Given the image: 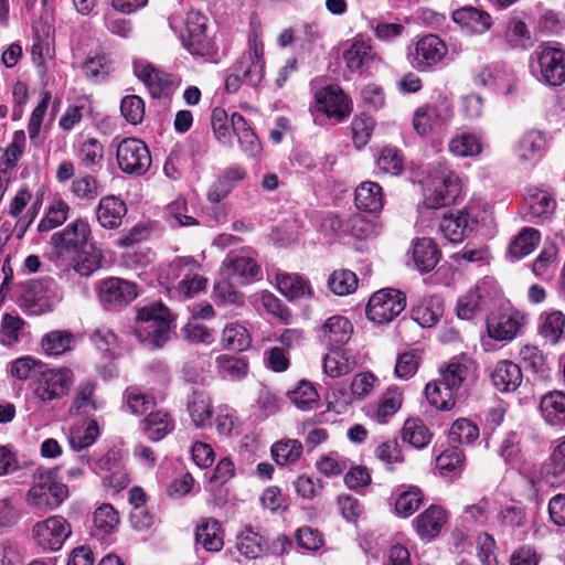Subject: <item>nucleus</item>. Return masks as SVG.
<instances>
[{
	"label": "nucleus",
	"instance_id": "1",
	"mask_svg": "<svg viewBox=\"0 0 565 565\" xmlns=\"http://www.w3.org/2000/svg\"><path fill=\"white\" fill-rule=\"evenodd\" d=\"M248 47L231 67V73L225 78V89L230 94L238 92L243 84L258 87L264 78L265 46L260 38V31L252 26L248 34Z\"/></svg>",
	"mask_w": 565,
	"mask_h": 565
},
{
	"label": "nucleus",
	"instance_id": "2",
	"mask_svg": "<svg viewBox=\"0 0 565 565\" xmlns=\"http://www.w3.org/2000/svg\"><path fill=\"white\" fill-rule=\"evenodd\" d=\"M462 193L460 177L447 164L438 162L434 167L431 180L424 190V205L437 210L454 205Z\"/></svg>",
	"mask_w": 565,
	"mask_h": 565
},
{
	"label": "nucleus",
	"instance_id": "3",
	"mask_svg": "<svg viewBox=\"0 0 565 565\" xmlns=\"http://www.w3.org/2000/svg\"><path fill=\"white\" fill-rule=\"evenodd\" d=\"M137 320L146 324L142 329L137 330L140 341L149 342L160 349L170 340L174 317L161 301L140 308Z\"/></svg>",
	"mask_w": 565,
	"mask_h": 565
},
{
	"label": "nucleus",
	"instance_id": "4",
	"mask_svg": "<svg viewBox=\"0 0 565 565\" xmlns=\"http://www.w3.org/2000/svg\"><path fill=\"white\" fill-rule=\"evenodd\" d=\"M407 296L404 291L387 287L372 294L365 308L367 319L375 324H387L406 308Z\"/></svg>",
	"mask_w": 565,
	"mask_h": 565
},
{
	"label": "nucleus",
	"instance_id": "5",
	"mask_svg": "<svg viewBox=\"0 0 565 565\" xmlns=\"http://www.w3.org/2000/svg\"><path fill=\"white\" fill-rule=\"evenodd\" d=\"M116 160L124 173L136 177L146 174L152 163L151 153L146 142L134 137L125 138L118 143Z\"/></svg>",
	"mask_w": 565,
	"mask_h": 565
},
{
	"label": "nucleus",
	"instance_id": "6",
	"mask_svg": "<svg viewBox=\"0 0 565 565\" xmlns=\"http://www.w3.org/2000/svg\"><path fill=\"white\" fill-rule=\"evenodd\" d=\"M71 369H44L38 372L33 383L34 395L44 403L66 396L73 385Z\"/></svg>",
	"mask_w": 565,
	"mask_h": 565
},
{
	"label": "nucleus",
	"instance_id": "7",
	"mask_svg": "<svg viewBox=\"0 0 565 565\" xmlns=\"http://www.w3.org/2000/svg\"><path fill=\"white\" fill-rule=\"evenodd\" d=\"M92 238V228L87 220L76 218L68 223L62 231L51 236L57 256H70L88 245Z\"/></svg>",
	"mask_w": 565,
	"mask_h": 565
},
{
	"label": "nucleus",
	"instance_id": "8",
	"mask_svg": "<svg viewBox=\"0 0 565 565\" xmlns=\"http://www.w3.org/2000/svg\"><path fill=\"white\" fill-rule=\"evenodd\" d=\"M448 53L447 44L435 34H426L418 39L408 53L413 68L419 73L431 71Z\"/></svg>",
	"mask_w": 565,
	"mask_h": 565
},
{
	"label": "nucleus",
	"instance_id": "9",
	"mask_svg": "<svg viewBox=\"0 0 565 565\" xmlns=\"http://www.w3.org/2000/svg\"><path fill=\"white\" fill-rule=\"evenodd\" d=\"M97 289L99 300L107 310L128 306L139 294L136 282L119 277H107L100 280Z\"/></svg>",
	"mask_w": 565,
	"mask_h": 565
},
{
	"label": "nucleus",
	"instance_id": "10",
	"mask_svg": "<svg viewBox=\"0 0 565 565\" xmlns=\"http://www.w3.org/2000/svg\"><path fill=\"white\" fill-rule=\"evenodd\" d=\"M454 117V108L447 100L418 107L414 111L413 128L420 137L446 126Z\"/></svg>",
	"mask_w": 565,
	"mask_h": 565
},
{
	"label": "nucleus",
	"instance_id": "11",
	"mask_svg": "<svg viewBox=\"0 0 565 565\" xmlns=\"http://www.w3.org/2000/svg\"><path fill=\"white\" fill-rule=\"evenodd\" d=\"M315 99L318 110L338 124L345 121L353 110L352 99L339 85L321 88L315 94Z\"/></svg>",
	"mask_w": 565,
	"mask_h": 565
},
{
	"label": "nucleus",
	"instance_id": "12",
	"mask_svg": "<svg viewBox=\"0 0 565 565\" xmlns=\"http://www.w3.org/2000/svg\"><path fill=\"white\" fill-rule=\"evenodd\" d=\"M68 494L64 483L55 482L50 476L40 475L28 492V501L35 509L51 511L61 505Z\"/></svg>",
	"mask_w": 565,
	"mask_h": 565
},
{
	"label": "nucleus",
	"instance_id": "13",
	"mask_svg": "<svg viewBox=\"0 0 565 565\" xmlns=\"http://www.w3.org/2000/svg\"><path fill=\"white\" fill-rule=\"evenodd\" d=\"M134 73L146 85L153 98L170 97L179 85L174 75L143 61L134 63Z\"/></svg>",
	"mask_w": 565,
	"mask_h": 565
},
{
	"label": "nucleus",
	"instance_id": "14",
	"mask_svg": "<svg viewBox=\"0 0 565 565\" xmlns=\"http://www.w3.org/2000/svg\"><path fill=\"white\" fill-rule=\"evenodd\" d=\"M54 285L51 277L31 279L19 299L20 308L28 315L41 316L52 310L49 291Z\"/></svg>",
	"mask_w": 565,
	"mask_h": 565
},
{
	"label": "nucleus",
	"instance_id": "15",
	"mask_svg": "<svg viewBox=\"0 0 565 565\" xmlns=\"http://www.w3.org/2000/svg\"><path fill=\"white\" fill-rule=\"evenodd\" d=\"M32 532L38 545L51 552L58 551L72 533L68 522L60 515L38 522Z\"/></svg>",
	"mask_w": 565,
	"mask_h": 565
},
{
	"label": "nucleus",
	"instance_id": "16",
	"mask_svg": "<svg viewBox=\"0 0 565 565\" xmlns=\"http://www.w3.org/2000/svg\"><path fill=\"white\" fill-rule=\"evenodd\" d=\"M207 18L199 11H191L186 17V36L183 44L192 55L210 56L214 53V43L206 35Z\"/></svg>",
	"mask_w": 565,
	"mask_h": 565
},
{
	"label": "nucleus",
	"instance_id": "17",
	"mask_svg": "<svg viewBox=\"0 0 565 565\" xmlns=\"http://www.w3.org/2000/svg\"><path fill=\"white\" fill-rule=\"evenodd\" d=\"M534 55L544 83L553 87L565 83V50L544 45Z\"/></svg>",
	"mask_w": 565,
	"mask_h": 565
},
{
	"label": "nucleus",
	"instance_id": "18",
	"mask_svg": "<svg viewBox=\"0 0 565 565\" xmlns=\"http://www.w3.org/2000/svg\"><path fill=\"white\" fill-rule=\"evenodd\" d=\"M225 530L222 523L212 516L201 518L194 529V542L207 553H217L224 547Z\"/></svg>",
	"mask_w": 565,
	"mask_h": 565
},
{
	"label": "nucleus",
	"instance_id": "19",
	"mask_svg": "<svg viewBox=\"0 0 565 565\" xmlns=\"http://www.w3.org/2000/svg\"><path fill=\"white\" fill-rule=\"evenodd\" d=\"M223 269L228 279L237 285L249 284L260 274V268L253 257L236 253H231L225 257Z\"/></svg>",
	"mask_w": 565,
	"mask_h": 565
},
{
	"label": "nucleus",
	"instance_id": "20",
	"mask_svg": "<svg viewBox=\"0 0 565 565\" xmlns=\"http://www.w3.org/2000/svg\"><path fill=\"white\" fill-rule=\"evenodd\" d=\"M96 388L97 382L95 380L81 382L74 390L70 414L88 416L93 412L103 409L106 403L95 396Z\"/></svg>",
	"mask_w": 565,
	"mask_h": 565
},
{
	"label": "nucleus",
	"instance_id": "21",
	"mask_svg": "<svg viewBox=\"0 0 565 565\" xmlns=\"http://www.w3.org/2000/svg\"><path fill=\"white\" fill-rule=\"evenodd\" d=\"M447 519V512L443 507L431 504L414 520L416 533L422 540L431 541L440 534Z\"/></svg>",
	"mask_w": 565,
	"mask_h": 565
},
{
	"label": "nucleus",
	"instance_id": "22",
	"mask_svg": "<svg viewBox=\"0 0 565 565\" xmlns=\"http://www.w3.org/2000/svg\"><path fill=\"white\" fill-rule=\"evenodd\" d=\"M231 127L233 134L237 137V141L248 158H256L262 153V142L243 115L234 111L231 115Z\"/></svg>",
	"mask_w": 565,
	"mask_h": 565
},
{
	"label": "nucleus",
	"instance_id": "23",
	"mask_svg": "<svg viewBox=\"0 0 565 565\" xmlns=\"http://www.w3.org/2000/svg\"><path fill=\"white\" fill-rule=\"evenodd\" d=\"M452 21L470 33L482 34L492 25L491 15L472 6L461 7L452 12Z\"/></svg>",
	"mask_w": 565,
	"mask_h": 565
},
{
	"label": "nucleus",
	"instance_id": "24",
	"mask_svg": "<svg viewBox=\"0 0 565 565\" xmlns=\"http://www.w3.org/2000/svg\"><path fill=\"white\" fill-rule=\"evenodd\" d=\"M375 53L370 41L355 38L343 52V60L351 73L362 74L373 63Z\"/></svg>",
	"mask_w": 565,
	"mask_h": 565
},
{
	"label": "nucleus",
	"instance_id": "25",
	"mask_svg": "<svg viewBox=\"0 0 565 565\" xmlns=\"http://www.w3.org/2000/svg\"><path fill=\"white\" fill-rule=\"evenodd\" d=\"M126 214V203L115 195L103 196L96 209L99 225L107 230L118 228Z\"/></svg>",
	"mask_w": 565,
	"mask_h": 565
},
{
	"label": "nucleus",
	"instance_id": "26",
	"mask_svg": "<svg viewBox=\"0 0 565 565\" xmlns=\"http://www.w3.org/2000/svg\"><path fill=\"white\" fill-rule=\"evenodd\" d=\"M353 333L351 321L343 316H332L320 328V337L332 348H340L349 342Z\"/></svg>",
	"mask_w": 565,
	"mask_h": 565
},
{
	"label": "nucleus",
	"instance_id": "27",
	"mask_svg": "<svg viewBox=\"0 0 565 565\" xmlns=\"http://www.w3.org/2000/svg\"><path fill=\"white\" fill-rule=\"evenodd\" d=\"M522 380L521 366L509 360L499 361L491 373L493 385L504 393L514 392L521 385Z\"/></svg>",
	"mask_w": 565,
	"mask_h": 565
},
{
	"label": "nucleus",
	"instance_id": "28",
	"mask_svg": "<svg viewBox=\"0 0 565 565\" xmlns=\"http://www.w3.org/2000/svg\"><path fill=\"white\" fill-rule=\"evenodd\" d=\"M354 204L358 210L366 213L381 212L384 205L382 186L372 181L360 183L354 192Z\"/></svg>",
	"mask_w": 565,
	"mask_h": 565
},
{
	"label": "nucleus",
	"instance_id": "29",
	"mask_svg": "<svg viewBox=\"0 0 565 565\" xmlns=\"http://www.w3.org/2000/svg\"><path fill=\"white\" fill-rule=\"evenodd\" d=\"M444 313V305L439 297H426L411 308V318L422 328L434 327Z\"/></svg>",
	"mask_w": 565,
	"mask_h": 565
},
{
	"label": "nucleus",
	"instance_id": "30",
	"mask_svg": "<svg viewBox=\"0 0 565 565\" xmlns=\"http://www.w3.org/2000/svg\"><path fill=\"white\" fill-rule=\"evenodd\" d=\"M72 260L73 269L82 277H89L102 267L104 255L100 248L94 243H89L77 250L76 253L67 256Z\"/></svg>",
	"mask_w": 565,
	"mask_h": 565
},
{
	"label": "nucleus",
	"instance_id": "31",
	"mask_svg": "<svg viewBox=\"0 0 565 565\" xmlns=\"http://www.w3.org/2000/svg\"><path fill=\"white\" fill-rule=\"evenodd\" d=\"M276 281L278 290L291 301L313 296L309 280L299 274L278 273Z\"/></svg>",
	"mask_w": 565,
	"mask_h": 565
},
{
	"label": "nucleus",
	"instance_id": "32",
	"mask_svg": "<svg viewBox=\"0 0 565 565\" xmlns=\"http://www.w3.org/2000/svg\"><path fill=\"white\" fill-rule=\"evenodd\" d=\"M245 177L246 170L244 168L238 166L227 168L210 188L207 200L212 203L221 202L236 188L239 181L245 179Z\"/></svg>",
	"mask_w": 565,
	"mask_h": 565
},
{
	"label": "nucleus",
	"instance_id": "33",
	"mask_svg": "<svg viewBox=\"0 0 565 565\" xmlns=\"http://www.w3.org/2000/svg\"><path fill=\"white\" fill-rule=\"evenodd\" d=\"M441 252L433 238H418L413 246V260L420 273L431 271L438 264Z\"/></svg>",
	"mask_w": 565,
	"mask_h": 565
},
{
	"label": "nucleus",
	"instance_id": "34",
	"mask_svg": "<svg viewBox=\"0 0 565 565\" xmlns=\"http://www.w3.org/2000/svg\"><path fill=\"white\" fill-rule=\"evenodd\" d=\"M142 431L151 441H159L174 430V419L163 411L149 413L141 422Z\"/></svg>",
	"mask_w": 565,
	"mask_h": 565
},
{
	"label": "nucleus",
	"instance_id": "35",
	"mask_svg": "<svg viewBox=\"0 0 565 565\" xmlns=\"http://www.w3.org/2000/svg\"><path fill=\"white\" fill-rule=\"evenodd\" d=\"M236 548L244 557L256 559L267 553L268 539L247 526L236 536Z\"/></svg>",
	"mask_w": 565,
	"mask_h": 565
},
{
	"label": "nucleus",
	"instance_id": "36",
	"mask_svg": "<svg viewBox=\"0 0 565 565\" xmlns=\"http://www.w3.org/2000/svg\"><path fill=\"white\" fill-rule=\"evenodd\" d=\"M547 140L545 132L539 129H530L524 132L519 143V157L523 161L536 162L546 152Z\"/></svg>",
	"mask_w": 565,
	"mask_h": 565
},
{
	"label": "nucleus",
	"instance_id": "37",
	"mask_svg": "<svg viewBox=\"0 0 565 565\" xmlns=\"http://www.w3.org/2000/svg\"><path fill=\"white\" fill-rule=\"evenodd\" d=\"M495 521L501 534L513 536L518 530L526 526L527 515L522 505H504L498 511Z\"/></svg>",
	"mask_w": 565,
	"mask_h": 565
},
{
	"label": "nucleus",
	"instance_id": "38",
	"mask_svg": "<svg viewBox=\"0 0 565 565\" xmlns=\"http://www.w3.org/2000/svg\"><path fill=\"white\" fill-rule=\"evenodd\" d=\"M540 411L543 418L552 426L565 424V393L552 391L542 396Z\"/></svg>",
	"mask_w": 565,
	"mask_h": 565
},
{
	"label": "nucleus",
	"instance_id": "39",
	"mask_svg": "<svg viewBox=\"0 0 565 565\" xmlns=\"http://www.w3.org/2000/svg\"><path fill=\"white\" fill-rule=\"evenodd\" d=\"M440 231L450 243H460L472 231V220L465 211L456 215L444 216Z\"/></svg>",
	"mask_w": 565,
	"mask_h": 565
},
{
	"label": "nucleus",
	"instance_id": "40",
	"mask_svg": "<svg viewBox=\"0 0 565 565\" xmlns=\"http://www.w3.org/2000/svg\"><path fill=\"white\" fill-rule=\"evenodd\" d=\"M395 500V511L398 516L408 518L413 515L423 504L425 494L418 486L402 484L398 487Z\"/></svg>",
	"mask_w": 565,
	"mask_h": 565
},
{
	"label": "nucleus",
	"instance_id": "41",
	"mask_svg": "<svg viewBox=\"0 0 565 565\" xmlns=\"http://www.w3.org/2000/svg\"><path fill=\"white\" fill-rule=\"evenodd\" d=\"M217 374L227 381H241L248 373V360L245 356L221 354L215 359Z\"/></svg>",
	"mask_w": 565,
	"mask_h": 565
},
{
	"label": "nucleus",
	"instance_id": "42",
	"mask_svg": "<svg viewBox=\"0 0 565 565\" xmlns=\"http://www.w3.org/2000/svg\"><path fill=\"white\" fill-rule=\"evenodd\" d=\"M186 408L196 427H205L210 424L213 414V405L207 393L204 391H194L188 399Z\"/></svg>",
	"mask_w": 565,
	"mask_h": 565
},
{
	"label": "nucleus",
	"instance_id": "43",
	"mask_svg": "<svg viewBox=\"0 0 565 565\" xmlns=\"http://www.w3.org/2000/svg\"><path fill=\"white\" fill-rule=\"evenodd\" d=\"M541 233L534 227H523L509 245V254L513 259H521L537 247Z\"/></svg>",
	"mask_w": 565,
	"mask_h": 565
},
{
	"label": "nucleus",
	"instance_id": "44",
	"mask_svg": "<svg viewBox=\"0 0 565 565\" xmlns=\"http://www.w3.org/2000/svg\"><path fill=\"white\" fill-rule=\"evenodd\" d=\"M75 338L70 330H54L41 339V347L47 355H61L74 348Z\"/></svg>",
	"mask_w": 565,
	"mask_h": 565
},
{
	"label": "nucleus",
	"instance_id": "45",
	"mask_svg": "<svg viewBox=\"0 0 565 565\" xmlns=\"http://www.w3.org/2000/svg\"><path fill=\"white\" fill-rule=\"evenodd\" d=\"M466 456L463 450L458 446H451L445 449L436 458V468L441 476L456 477L459 476L465 467Z\"/></svg>",
	"mask_w": 565,
	"mask_h": 565
},
{
	"label": "nucleus",
	"instance_id": "46",
	"mask_svg": "<svg viewBox=\"0 0 565 565\" xmlns=\"http://www.w3.org/2000/svg\"><path fill=\"white\" fill-rule=\"evenodd\" d=\"M250 335L244 326L230 323L223 329L221 344L224 350L243 352L250 347Z\"/></svg>",
	"mask_w": 565,
	"mask_h": 565
},
{
	"label": "nucleus",
	"instance_id": "47",
	"mask_svg": "<svg viewBox=\"0 0 565 565\" xmlns=\"http://www.w3.org/2000/svg\"><path fill=\"white\" fill-rule=\"evenodd\" d=\"M433 434L420 418H408L402 428V439L416 449L425 448L431 440Z\"/></svg>",
	"mask_w": 565,
	"mask_h": 565
},
{
	"label": "nucleus",
	"instance_id": "48",
	"mask_svg": "<svg viewBox=\"0 0 565 565\" xmlns=\"http://www.w3.org/2000/svg\"><path fill=\"white\" fill-rule=\"evenodd\" d=\"M455 392H452L440 380L426 384L425 395L428 403L437 409L450 411L456 405Z\"/></svg>",
	"mask_w": 565,
	"mask_h": 565
},
{
	"label": "nucleus",
	"instance_id": "49",
	"mask_svg": "<svg viewBox=\"0 0 565 565\" xmlns=\"http://www.w3.org/2000/svg\"><path fill=\"white\" fill-rule=\"evenodd\" d=\"M448 150L459 158L476 157L482 152V142L477 135L462 132L449 140Z\"/></svg>",
	"mask_w": 565,
	"mask_h": 565
},
{
	"label": "nucleus",
	"instance_id": "50",
	"mask_svg": "<svg viewBox=\"0 0 565 565\" xmlns=\"http://www.w3.org/2000/svg\"><path fill=\"white\" fill-rule=\"evenodd\" d=\"M82 70L89 82L102 83L108 78L111 72V61L106 53H96L85 60Z\"/></svg>",
	"mask_w": 565,
	"mask_h": 565
},
{
	"label": "nucleus",
	"instance_id": "51",
	"mask_svg": "<svg viewBox=\"0 0 565 565\" xmlns=\"http://www.w3.org/2000/svg\"><path fill=\"white\" fill-rule=\"evenodd\" d=\"M558 248L555 244H545L532 264V273L542 280H550L555 273Z\"/></svg>",
	"mask_w": 565,
	"mask_h": 565
},
{
	"label": "nucleus",
	"instance_id": "52",
	"mask_svg": "<svg viewBox=\"0 0 565 565\" xmlns=\"http://www.w3.org/2000/svg\"><path fill=\"white\" fill-rule=\"evenodd\" d=\"M302 444L297 439H282L271 446V456L279 466L292 465L302 455Z\"/></svg>",
	"mask_w": 565,
	"mask_h": 565
},
{
	"label": "nucleus",
	"instance_id": "53",
	"mask_svg": "<svg viewBox=\"0 0 565 565\" xmlns=\"http://www.w3.org/2000/svg\"><path fill=\"white\" fill-rule=\"evenodd\" d=\"M211 127L215 139L224 147H233V130L231 117L222 107H215L211 114Z\"/></svg>",
	"mask_w": 565,
	"mask_h": 565
},
{
	"label": "nucleus",
	"instance_id": "54",
	"mask_svg": "<svg viewBox=\"0 0 565 565\" xmlns=\"http://www.w3.org/2000/svg\"><path fill=\"white\" fill-rule=\"evenodd\" d=\"M540 334L551 344H556L564 334L565 315L553 311L541 316Z\"/></svg>",
	"mask_w": 565,
	"mask_h": 565
},
{
	"label": "nucleus",
	"instance_id": "55",
	"mask_svg": "<svg viewBox=\"0 0 565 565\" xmlns=\"http://www.w3.org/2000/svg\"><path fill=\"white\" fill-rule=\"evenodd\" d=\"M482 296L478 287L461 296L456 306V315L461 320H471L482 311Z\"/></svg>",
	"mask_w": 565,
	"mask_h": 565
},
{
	"label": "nucleus",
	"instance_id": "56",
	"mask_svg": "<svg viewBox=\"0 0 565 565\" xmlns=\"http://www.w3.org/2000/svg\"><path fill=\"white\" fill-rule=\"evenodd\" d=\"M93 522L97 531L108 535L118 529L120 518L118 511L110 503H103L95 510Z\"/></svg>",
	"mask_w": 565,
	"mask_h": 565
},
{
	"label": "nucleus",
	"instance_id": "57",
	"mask_svg": "<svg viewBox=\"0 0 565 565\" xmlns=\"http://www.w3.org/2000/svg\"><path fill=\"white\" fill-rule=\"evenodd\" d=\"M359 279L352 270H334L328 279L329 289L337 296H347L358 288Z\"/></svg>",
	"mask_w": 565,
	"mask_h": 565
},
{
	"label": "nucleus",
	"instance_id": "58",
	"mask_svg": "<svg viewBox=\"0 0 565 565\" xmlns=\"http://www.w3.org/2000/svg\"><path fill=\"white\" fill-rule=\"evenodd\" d=\"M375 127L374 119L361 113L351 122L352 141L356 149H362L371 139Z\"/></svg>",
	"mask_w": 565,
	"mask_h": 565
},
{
	"label": "nucleus",
	"instance_id": "59",
	"mask_svg": "<svg viewBox=\"0 0 565 565\" xmlns=\"http://www.w3.org/2000/svg\"><path fill=\"white\" fill-rule=\"evenodd\" d=\"M422 360V351L418 349H411L399 353L394 369L395 375L402 380L413 377L416 374Z\"/></svg>",
	"mask_w": 565,
	"mask_h": 565
},
{
	"label": "nucleus",
	"instance_id": "60",
	"mask_svg": "<svg viewBox=\"0 0 565 565\" xmlns=\"http://www.w3.org/2000/svg\"><path fill=\"white\" fill-rule=\"evenodd\" d=\"M403 402L402 393L395 390H387L379 399L374 419L380 424H385L401 408Z\"/></svg>",
	"mask_w": 565,
	"mask_h": 565
},
{
	"label": "nucleus",
	"instance_id": "61",
	"mask_svg": "<svg viewBox=\"0 0 565 565\" xmlns=\"http://www.w3.org/2000/svg\"><path fill=\"white\" fill-rule=\"evenodd\" d=\"M519 355L523 367L526 371H530L540 377L546 376L548 367L545 356L541 350L536 347L524 345L521 348Z\"/></svg>",
	"mask_w": 565,
	"mask_h": 565
},
{
	"label": "nucleus",
	"instance_id": "62",
	"mask_svg": "<svg viewBox=\"0 0 565 565\" xmlns=\"http://www.w3.org/2000/svg\"><path fill=\"white\" fill-rule=\"evenodd\" d=\"M480 435L479 427L467 418L456 419L448 433L450 443L472 444Z\"/></svg>",
	"mask_w": 565,
	"mask_h": 565
},
{
	"label": "nucleus",
	"instance_id": "63",
	"mask_svg": "<svg viewBox=\"0 0 565 565\" xmlns=\"http://www.w3.org/2000/svg\"><path fill=\"white\" fill-rule=\"evenodd\" d=\"M68 212L70 205L65 201L61 199L53 201L50 204L45 216L40 221L38 231L49 232L62 225L67 220Z\"/></svg>",
	"mask_w": 565,
	"mask_h": 565
},
{
	"label": "nucleus",
	"instance_id": "64",
	"mask_svg": "<svg viewBox=\"0 0 565 565\" xmlns=\"http://www.w3.org/2000/svg\"><path fill=\"white\" fill-rule=\"evenodd\" d=\"M290 399L298 408L307 411L318 405L319 394L311 382L301 380L297 387L290 392Z\"/></svg>",
	"mask_w": 565,
	"mask_h": 565
}]
</instances>
